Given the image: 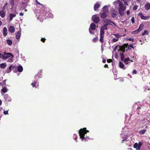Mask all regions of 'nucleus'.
Wrapping results in <instances>:
<instances>
[{
    "instance_id": "nucleus-1",
    "label": "nucleus",
    "mask_w": 150,
    "mask_h": 150,
    "mask_svg": "<svg viewBox=\"0 0 150 150\" xmlns=\"http://www.w3.org/2000/svg\"><path fill=\"white\" fill-rule=\"evenodd\" d=\"M113 4L115 6V7H117V6H119L118 9L119 13L121 16L123 15L124 11L125 10L126 7L121 3L120 1L119 0L113 2Z\"/></svg>"
},
{
    "instance_id": "nucleus-2",
    "label": "nucleus",
    "mask_w": 150,
    "mask_h": 150,
    "mask_svg": "<svg viewBox=\"0 0 150 150\" xmlns=\"http://www.w3.org/2000/svg\"><path fill=\"white\" fill-rule=\"evenodd\" d=\"M89 131L86 130V128H84L83 129H80L79 132V135L80 138L81 139L82 141L84 140L87 141L89 139L88 137H85V135Z\"/></svg>"
},
{
    "instance_id": "nucleus-3",
    "label": "nucleus",
    "mask_w": 150,
    "mask_h": 150,
    "mask_svg": "<svg viewBox=\"0 0 150 150\" xmlns=\"http://www.w3.org/2000/svg\"><path fill=\"white\" fill-rule=\"evenodd\" d=\"M103 12L100 13V17L102 18H106L108 12V6H106L103 8Z\"/></svg>"
},
{
    "instance_id": "nucleus-4",
    "label": "nucleus",
    "mask_w": 150,
    "mask_h": 150,
    "mask_svg": "<svg viewBox=\"0 0 150 150\" xmlns=\"http://www.w3.org/2000/svg\"><path fill=\"white\" fill-rule=\"evenodd\" d=\"M5 55H6V56H8V58L7 61L8 62H13V59L14 57V56L13 54L11 53L6 52H4L3 53Z\"/></svg>"
},
{
    "instance_id": "nucleus-5",
    "label": "nucleus",
    "mask_w": 150,
    "mask_h": 150,
    "mask_svg": "<svg viewBox=\"0 0 150 150\" xmlns=\"http://www.w3.org/2000/svg\"><path fill=\"white\" fill-rule=\"evenodd\" d=\"M142 142H139L138 143H136L134 145V147L137 150H140L142 146Z\"/></svg>"
},
{
    "instance_id": "nucleus-6",
    "label": "nucleus",
    "mask_w": 150,
    "mask_h": 150,
    "mask_svg": "<svg viewBox=\"0 0 150 150\" xmlns=\"http://www.w3.org/2000/svg\"><path fill=\"white\" fill-rule=\"evenodd\" d=\"M96 25L94 23H92L90 25V27L89 28V31L90 33L92 34H93L94 33L92 32V30H94L96 29Z\"/></svg>"
},
{
    "instance_id": "nucleus-7",
    "label": "nucleus",
    "mask_w": 150,
    "mask_h": 150,
    "mask_svg": "<svg viewBox=\"0 0 150 150\" xmlns=\"http://www.w3.org/2000/svg\"><path fill=\"white\" fill-rule=\"evenodd\" d=\"M139 16L142 19L144 20H147L149 19L150 18V16H144L143 13H139Z\"/></svg>"
},
{
    "instance_id": "nucleus-8",
    "label": "nucleus",
    "mask_w": 150,
    "mask_h": 150,
    "mask_svg": "<svg viewBox=\"0 0 150 150\" xmlns=\"http://www.w3.org/2000/svg\"><path fill=\"white\" fill-rule=\"evenodd\" d=\"M92 19L93 22L96 23H98L99 21V18L98 17L96 16L93 15L92 17Z\"/></svg>"
},
{
    "instance_id": "nucleus-9",
    "label": "nucleus",
    "mask_w": 150,
    "mask_h": 150,
    "mask_svg": "<svg viewBox=\"0 0 150 150\" xmlns=\"http://www.w3.org/2000/svg\"><path fill=\"white\" fill-rule=\"evenodd\" d=\"M4 98L5 99V101L7 102H10L11 100V98L8 95H5L4 96Z\"/></svg>"
},
{
    "instance_id": "nucleus-10",
    "label": "nucleus",
    "mask_w": 150,
    "mask_h": 150,
    "mask_svg": "<svg viewBox=\"0 0 150 150\" xmlns=\"http://www.w3.org/2000/svg\"><path fill=\"white\" fill-rule=\"evenodd\" d=\"M100 6V4L98 2L96 3L94 5V8L95 11H97V9Z\"/></svg>"
},
{
    "instance_id": "nucleus-11",
    "label": "nucleus",
    "mask_w": 150,
    "mask_h": 150,
    "mask_svg": "<svg viewBox=\"0 0 150 150\" xmlns=\"http://www.w3.org/2000/svg\"><path fill=\"white\" fill-rule=\"evenodd\" d=\"M21 31L17 32L16 33V38L18 40L21 37Z\"/></svg>"
},
{
    "instance_id": "nucleus-12",
    "label": "nucleus",
    "mask_w": 150,
    "mask_h": 150,
    "mask_svg": "<svg viewBox=\"0 0 150 150\" xmlns=\"http://www.w3.org/2000/svg\"><path fill=\"white\" fill-rule=\"evenodd\" d=\"M8 30L11 33H13L15 32V29L13 26H11L9 27Z\"/></svg>"
},
{
    "instance_id": "nucleus-13",
    "label": "nucleus",
    "mask_w": 150,
    "mask_h": 150,
    "mask_svg": "<svg viewBox=\"0 0 150 150\" xmlns=\"http://www.w3.org/2000/svg\"><path fill=\"white\" fill-rule=\"evenodd\" d=\"M4 54H2L0 52V58L1 59H2L4 60H6L8 59V57L4 55Z\"/></svg>"
},
{
    "instance_id": "nucleus-14",
    "label": "nucleus",
    "mask_w": 150,
    "mask_h": 150,
    "mask_svg": "<svg viewBox=\"0 0 150 150\" xmlns=\"http://www.w3.org/2000/svg\"><path fill=\"white\" fill-rule=\"evenodd\" d=\"M103 21L104 23H106V24H107V25H110L112 22V21L110 19H105Z\"/></svg>"
},
{
    "instance_id": "nucleus-15",
    "label": "nucleus",
    "mask_w": 150,
    "mask_h": 150,
    "mask_svg": "<svg viewBox=\"0 0 150 150\" xmlns=\"http://www.w3.org/2000/svg\"><path fill=\"white\" fill-rule=\"evenodd\" d=\"M6 13L4 10H0V16L2 18H4L5 16Z\"/></svg>"
},
{
    "instance_id": "nucleus-16",
    "label": "nucleus",
    "mask_w": 150,
    "mask_h": 150,
    "mask_svg": "<svg viewBox=\"0 0 150 150\" xmlns=\"http://www.w3.org/2000/svg\"><path fill=\"white\" fill-rule=\"evenodd\" d=\"M7 28L6 27H4L3 30V34L4 36H6L7 35Z\"/></svg>"
},
{
    "instance_id": "nucleus-17",
    "label": "nucleus",
    "mask_w": 150,
    "mask_h": 150,
    "mask_svg": "<svg viewBox=\"0 0 150 150\" xmlns=\"http://www.w3.org/2000/svg\"><path fill=\"white\" fill-rule=\"evenodd\" d=\"M45 15L47 16V17L50 18H52L53 17V15L50 12L47 13L45 14Z\"/></svg>"
},
{
    "instance_id": "nucleus-18",
    "label": "nucleus",
    "mask_w": 150,
    "mask_h": 150,
    "mask_svg": "<svg viewBox=\"0 0 150 150\" xmlns=\"http://www.w3.org/2000/svg\"><path fill=\"white\" fill-rule=\"evenodd\" d=\"M144 27V25L142 24H141L139 26V28L138 29L136 30L135 32H137V33L139 31H141L142 30Z\"/></svg>"
},
{
    "instance_id": "nucleus-19",
    "label": "nucleus",
    "mask_w": 150,
    "mask_h": 150,
    "mask_svg": "<svg viewBox=\"0 0 150 150\" xmlns=\"http://www.w3.org/2000/svg\"><path fill=\"white\" fill-rule=\"evenodd\" d=\"M119 66L120 68L123 69H126L124 64L121 62H119Z\"/></svg>"
},
{
    "instance_id": "nucleus-20",
    "label": "nucleus",
    "mask_w": 150,
    "mask_h": 150,
    "mask_svg": "<svg viewBox=\"0 0 150 150\" xmlns=\"http://www.w3.org/2000/svg\"><path fill=\"white\" fill-rule=\"evenodd\" d=\"M145 8L147 10H149L150 9V3H146L145 6Z\"/></svg>"
},
{
    "instance_id": "nucleus-21",
    "label": "nucleus",
    "mask_w": 150,
    "mask_h": 150,
    "mask_svg": "<svg viewBox=\"0 0 150 150\" xmlns=\"http://www.w3.org/2000/svg\"><path fill=\"white\" fill-rule=\"evenodd\" d=\"M7 66V64L6 63L0 64V67L1 69L5 68Z\"/></svg>"
},
{
    "instance_id": "nucleus-22",
    "label": "nucleus",
    "mask_w": 150,
    "mask_h": 150,
    "mask_svg": "<svg viewBox=\"0 0 150 150\" xmlns=\"http://www.w3.org/2000/svg\"><path fill=\"white\" fill-rule=\"evenodd\" d=\"M7 44L9 46H11L12 44V41L10 39H7L6 40Z\"/></svg>"
},
{
    "instance_id": "nucleus-23",
    "label": "nucleus",
    "mask_w": 150,
    "mask_h": 150,
    "mask_svg": "<svg viewBox=\"0 0 150 150\" xmlns=\"http://www.w3.org/2000/svg\"><path fill=\"white\" fill-rule=\"evenodd\" d=\"M9 16L10 17V21H11L12 20L13 18L15 17L16 16V15L11 13L9 14Z\"/></svg>"
},
{
    "instance_id": "nucleus-24",
    "label": "nucleus",
    "mask_w": 150,
    "mask_h": 150,
    "mask_svg": "<svg viewBox=\"0 0 150 150\" xmlns=\"http://www.w3.org/2000/svg\"><path fill=\"white\" fill-rule=\"evenodd\" d=\"M31 85L33 87H36L37 85L38 86V84L37 83L36 81H34L32 83H31Z\"/></svg>"
},
{
    "instance_id": "nucleus-25",
    "label": "nucleus",
    "mask_w": 150,
    "mask_h": 150,
    "mask_svg": "<svg viewBox=\"0 0 150 150\" xmlns=\"http://www.w3.org/2000/svg\"><path fill=\"white\" fill-rule=\"evenodd\" d=\"M18 70L19 72H21L23 70V68L21 66H19L18 67Z\"/></svg>"
},
{
    "instance_id": "nucleus-26",
    "label": "nucleus",
    "mask_w": 150,
    "mask_h": 150,
    "mask_svg": "<svg viewBox=\"0 0 150 150\" xmlns=\"http://www.w3.org/2000/svg\"><path fill=\"white\" fill-rule=\"evenodd\" d=\"M1 91L3 93H6L8 91L7 88L6 87H4L1 90Z\"/></svg>"
},
{
    "instance_id": "nucleus-27",
    "label": "nucleus",
    "mask_w": 150,
    "mask_h": 150,
    "mask_svg": "<svg viewBox=\"0 0 150 150\" xmlns=\"http://www.w3.org/2000/svg\"><path fill=\"white\" fill-rule=\"evenodd\" d=\"M108 25L107 24H105L101 28V29L104 30H107Z\"/></svg>"
},
{
    "instance_id": "nucleus-28",
    "label": "nucleus",
    "mask_w": 150,
    "mask_h": 150,
    "mask_svg": "<svg viewBox=\"0 0 150 150\" xmlns=\"http://www.w3.org/2000/svg\"><path fill=\"white\" fill-rule=\"evenodd\" d=\"M146 131L145 129H143L139 131V133L141 134H144Z\"/></svg>"
},
{
    "instance_id": "nucleus-29",
    "label": "nucleus",
    "mask_w": 150,
    "mask_h": 150,
    "mask_svg": "<svg viewBox=\"0 0 150 150\" xmlns=\"http://www.w3.org/2000/svg\"><path fill=\"white\" fill-rule=\"evenodd\" d=\"M10 4L12 6V8L14 5V0H10Z\"/></svg>"
},
{
    "instance_id": "nucleus-30",
    "label": "nucleus",
    "mask_w": 150,
    "mask_h": 150,
    "mask_svg": "<svg viewBox=\"0 0 150 150\" xmlns=\"http://www.w3.org/2000/svg\"><path fill=\"white\" fill-rule=\"evenodd\" d=\"M104 30L101 29L100 30V36H103L104 34Z\"/></svg>"
},
{
    "instance_id": "nucleus-31",
    "label": "nucleus",
    "mask_w": 150,
    "mask_h": 150,
    "mask_svg": "<svg viewBox=\"0 0 150 150\" xmlns=\"http://www.w3.org/2000/svg\"><path fill=\"white\" fill-rule=\"evenodd\" d=\"M113 35L116 37V38H117L118 39L121 36L118 33H117L116 34H113Z\"/></svg>"
},
{
    "instance_id": "nucleus-32",
    "label": "nucleus",
    "mask_w": 150,
    "mask_h": 150,
    "mask_svg": "<svg viewBox=\"0 0 150 150\" xmlns=\"http://www.w3.org/2000/svg\"><path fill=\"white\" fill-rule=\"evenodd\" d=\"M103 36H100V41L101 43H103Z\"/></svg>"
},
{
    "instance_id": "nucleus-33",
    "label": "nucleus",
    "mask_w": 150,
    "mask_h": 150,
    "mask_svg": "<svg viewBox=\"0 0 150 150\" xmlns=\"http://www.w3.org/2000/svg\"><path fill=\"white\" fill-rule=\"evenodd\" d=\"M130 60V59L129 58H126L124 60V62L125 63V64H127V63L128 61Z\"/></svg>"
},
{
    "instance_id": "nucleus-34",
    "label": "nucleus",
    "mask_w": 150,
    "mask_h": 150,
    "mask_svg": "<svg viewBox=\"0 0 150 150\" xmlns=\"http://www.w3.org/2000/svg\"><path fill=\"white\" fill-rule=\"evenodd\" d=\"M118 40V39L117 38H114L112 40V42H115L117 41Z\"/></svg>"
},
{
    "instance_id": "nucleus-35",
    "label": "nucleus",
    "mask_w": 150,
    "mask_h": 150,
    "mask_svg": "<svg viewBox=\"0 0 150 150\" xmlns=\"http://www.w3.org/2000/svg\"><path fill=\"white\" fill-rule=\"evenodd\" d=\"M128 48L129 50H130L132 48L134 49V47L133 45H130L128 46Z\"/></svg>"
},
{
    "instance_id": "nucleus-36",
    "label": "nucleus",
    "mask_w": 150,
    "mask_h": 150,
    "mask_svg": "<svg viewBox=\"0 0 150 150\" xmlns=\"http://www.w3.org/2000/svg\"><path fill=\"white\" fill-rule=\"evenodd\" d=\"M146 150H150V144H147V146L146 149Z\"/></svg>"
},
{
    "instance_id": "nucleus-37",
    "label": "nucleus",
    "mask_w": 150,
    "mask_h": 150,
    "mask_svg": "<svg viewBox=\"0 0 150 150\" xmlns=\"http://www.w3.org/2000/svg\"><path fill=\"white\" fill-rule=\"evenodd\" d=\"M120 56L121 58V59L122 61L123 60V59L124 58V55L122 53L120 54Z\"/></svg>"
},
{
    "instance_id": "nucleus-38",
    "label": "nucleus",
    "mask_w": 150,
    "mask_h": 150,
    "mask_svg": "<svg viewBox=\"0 0 150 150\" xmlns=\"http://www.w3.org/2000/svg\"><path fill=\"white\" fill-rule=\"evenodd\" d=\"M124 2V4L125 5H128V4H127V1L129 0H122Z\"/></svg>"
},
{
    "instance_id": "nucleus-39",
    "label": "nucleus",
    "mask_w": 150,
    "mask_h": 150,
    "mask_svg": "<svg viewBox=\"0 0 150 150\" xmlns=\"http://www.w3.org/2000/svg\"><path fill=\"white\" fill-rule=\"evenodd\" d=\"M148 33V31L147 30H145L144 31V32L142 33V35H144L145 34Z\"/></svg>"
},
{
    "instance_id": "nucleus-40",
    "label": "nucleus",
    "mask_w": 150,
    "mask_h": 150,
    "mask_svg": "<svg viewBox=\"0 0 150 150\" xmlns=\"http://www.w3.org/2000/svg\"><path fill=\"white\" fill-rule=\"evenodd\" d=\"M73 137L74 138V139L76 140L77 138V136L76 134H74Z\"/></svg>"
},
{
    "instance_id": "nucleus-41",
    "label": "nucleus",
    "mask_w": 150,
    "mask_h": 150,
    "mask_svg": "<svg viewBox=\"0 0 150 150\" xmlns=\"http://www.w3.org/2000/svg\"><path fill=\"white\" fill-rule=\"evenodd\" d=\"M8 110L7 111H4V114L5 115H8Z\"/></svg>"
},
{
    "instance_id": "nucleus-42",
    "label": "nucleus",
    "mask_w": 150,
    "mask_h": 150,
    "mask_svg": "<svg viewBox=\"0 0 150 150\" xmlns=\"http://www.w3.org/2000/svg\"><path fill=\"white\" fill-rule=\"evenodd\" d=\"M98 39L97 38H94L93 39V41L95 42H96L97 41V40Z\"/></svg>"
},
{
    "instance_id": "nucleus-43",
    "label": "nucleus",
    "mask_w": 150,
    "mask_h": 150,
    "mask_svg": "<svg viewBox=\"0 0 150 150\" xmlns=\"http://www.w3.org/2000/svg\"><path fill=\"white\" fill-rule=\"evenodd\" d=\"M138 7V6L137 5L134 6L133 7V9L135 10H136L137 8Z\"/></svg>"
},
{
    "instance_id": "nucleus-44",
    "label": "nucleus",
    "mask_w": 150,
    "mask_h": 150,
    "mask_svg": "<svg viewBox=\"0 0 150 150\" xmlns=\"http://www.w3.org/2000/svg\"><path fill=\"white\" fill-rule=\"evenodd\" d=\"M111 23H112V24H111L110 25H111L114 27L116 26V25L112 21Z\"/></svg>"
},
{
    "instance_id": "nucleus-45",
    "label": "nucleus",
    "mask_w": 150,
    "mask_h": 150,
    "mask_svg": "<svg viewBox=\"0 0 150 150\" xmlns=\"http://www.w3.org/2000/svg\"><path fill=\"white\" fill-rule=\"evenodd\" d=\"M131 20L132 23H134V17H132L131 19Z\"/></svg>"
},
{
    "instance_id": "nucleus-46",
    "label": "nucleus",
    "mask_w": 150,
    "mask_h": 150,
    "mask_svg": "<svg viewBox=\"0 0 150 150\" xmlns=\"http://www.w3.org/2000/svg\"><path fill=\"white\" fill-rule=\"evenodd\" d=\"M11 71V70H10L8 69H6V72H7V73H9Z\"/></svg>"
},
{
    "instance_id": "nucleus-47",
    "label": "nucleus",
    "mask_w": 150,
    "mask_h": 150,
    "mask_svg": "<svg viewBox=\"0 0 150 150\" xmlns=\"http://www.w3.org/2000/svg\"><path fill=\"white\" fill-rule=\"evenodd\" d=\"M116 14L115 13H112V16L113 17H114L116 16Z\"/></svg>"
},
{
    "instance_id": "nucleus-48",
    "label": "nucleus",
    "mask_w": 150,
    "mask_h": 150,
    "mask_svg": "<svg viewBox=\"0 0 150 150\" xmlns=\"http://www.w3.org/2000/svg\"><path fill=\"white\" fill-rule=\"evenodd\" d=\"M132 74H136L137 73V71L136 70H134L133 71H132Z\"/></svg>"
},
{
    "instance_id": "nucleus-49",
    "label": "nucleus",
    "mask_w": 150,
    "mask_h": 150,
    "mask_svg": "<svg viewBox=\"0 0 150 150\" xmlns=\"http://www.w3.org/2000/svg\"><path fill=\"white\" fill-rule=\"evenodd\" d=\"M45 40V38H42L41 39V41L43 42H44Z\"/></svg>"
},
{
    "instance_id": "nucleus-50",
    "label": "nucleus",
    "mask_w": 150,
    "mask_h": 150,
    "mask_svg": "<svg viewBox=\"0 0 150 150\" xmlns=\"http://www.w3.org/2000/svg\"><path fill=\"white\" fill-rule=\"evenodd\" d=\"M127 40H129L130 41H132V42H133L134 40L133 38H130L129 39H127Z\"/></svg>"
},
{
    "instance_id": "nucleus-51",
    "label": "nucleus",
    "mask_w": 150,
    "mask_h": 150,
    "mask_svg": "<svg viewBox=\"0 0 150 150\" xmlns=\"http://www.w3.org/2000/svg\"><path fill=\"white\" fill-rule=\"evenodd\" d=\"M12 67V65H11L9 67L8 69L11 70Z\"/></svg>"
},
{
    "instance_id": "nucleus-52",
    "label": "nucleus",
    "mask_w": 150,
    "mask_h": 150,
    "mask_svg": "<svg viewBox=\"0 0 150 150\" xmlns=\"http://www.w3.org/2000/svg\"><path fill=\"white\" fill-rule=\"evenodd\" d=\"M112 61V60L111 59H108L107 60V62L108 63H110Z\"/></svg>"
},
{
    "instance_id": "nucleus-53",
    "label": "nucleus",
    "mask_w": 150,
    "mask_h": 150,
    "mask_svg": "<svg viewBox=\"0 0 150 150\" xmlns=\"http://www.w3.org/2000/svg\"><path fill=\"white\" fill-rule=\"evenodd\" d=\"M117 47H118V45H116V46H115V47L114 50V51H115V50H116L117 49Z\"/></svg>"
},
{
    "instance_id": "nucleus-54",
    "label": "nucleus",
    "mask_w": 150,
    "mask_h": 150,
    "mask_svg": "<svg viewBox=\"0 0 150 150\" xmlns=\"http://www.w3.org/2000/svg\"><path fill=\"white\" fill-rule=\"evenodd\" d=\"M36 0V2L37 3V4H39L40 5H42V4H41L38 1V0Z\"/></svg>"
},
{
    "instance_id": "nucleus-55",
    "label": "nucleus",
    "mask_w": 150,
    "mask_h": 150,
    "mask_svg": "<svg viewBox=\"0 0 150 150\" xmlns=\"http://www.w3.org/2000/svg\"><path fill=\"white\" fill-rule=\"evenodd\" d=\"M127 138H125V139H123L122 141V143H123L125 141H126Z\"/></svg>"
},
{
    "instance_id": "nucleus-56",
    "label": "nucleus",
    "mask_w": 150,
    "mask_h": 150,
    "mask_svg": "<svg viewBox=\"0 0 150 150\" xmlns=\"http://www.w3.org/2000/svg\"><path fill=\"white\" fill-rule=\"evenodd\" d=\"M20 15V16H23V15H24V14L23 13H22V12H21L20 13V14H19Z\"/></svg>"
},
{
    "instance_id": "nucleus-57",
    "label": "nucleus",
    "mask_w": 150,
    "mask_h": 150,
    "mask_svg": "<svg viewBox=\"0 0 150 150\" xmlns=\"http://www.w3.org/2000/svg\"><path fill=\"white\" fill-rule=\"evenodd\" d=\"M130 12L128 10L127 11V15H129V14Z\"/></svg>"
},
{
    "instance_id": "nucleus-58",
    "label": "nucleus",
    "mask_w": 150,
    "mask_h": 150,
    "mask_svg": "<svg viewBox=\"0 0 150 150\" xmlns=\"http://www.w3.org/2000/svg\"><path fill=\"white\" fill-rule=\"evenodd\" d=\"M38 76L37 75H35V79L36 80H37L38 79Z\"/></svg>"
},
{
    "instance_id": "nucleus-59",
    "label": "nucleus",
    "mask_w": 150,
    "mask_h": 150,
    "mask_svg": "<svg viewBox=\"0 0 150 150\" xmlns=\"http://www.w3.org/2000/svg\"><path fill=\"white\" fill-rule=\"evenodd\" d=\"M106 62V60H105V59H103V61H102V62H103V63H105Z\"/></svg>"
},
{
    "instance_id": "nucleus-60",
    "label": "nucleus",
    "mask_w": 150,
    "mask_h": 150,
    "mask_svg": "<svg viewBox=\"0 0 150 150\" xmlns=\"http://www.w3.org/2000/svg\"><path fill=\"white\" fill-rule=\"evenodd\" d=\"M120 81H123V78H120Z\"/></svg>"
},
{
    "instance_id": "nucleus-61",
    "label": "nucleus",
    "mask_w": 150,
    "mask_h": 150,
    "mask_svg": "<svg viewBox=\"0 0 150 150\" xmlns=\"http://www.w3.org/2000/svg\"><path fill=\"white\" fill-rule=\"evenodd\" d=\"M125 47H128V44H125Z\"/></svg>"
},
{
    "instance_id": "nucleus-62",
    "label": "nucleus",
    "mask_w": 150,
    "mask_h": 150,
    "mask_svg": "<svg viewBox=\"0 0 150 150\" xmlns=\"http://www.w3.org/2000/svg\"><path fill=\"white\" fill-rule=\"evenodd\" d=\"M136 0L137 2H139V3L141 1V0Z\"/></svg>"
},
{
    "instance_id": "nucleus-63",
    "label": "nucleus",
    "mask_w": 150,
    "mask_h": 150,
    "mask_svg": "<svg viewBox=\"0 0 150 150\" xmlns=\"http://www.w3.org/2000/svg\"><path fill=\"white\" fill-rule=\"evenodd\" d=\"M104 67H108V65L107 64H105Z\"/></svg>"
},
{
    "instance_id": "nucleus-64",
    "label": "nucleus",
    "mask_w": 150,
    "mask_h": 150,
    "mask_svg": "<svg viewBox=\"0 0 150 150\" xmlns=\"http://www.w3.org/2000/svg\"><path fill=\"white\" fill-rule=\"evenodd\" d=\"M2 101L0 99V105L2 104Z\"/></svg>"
}]
</instances>
